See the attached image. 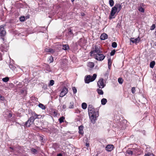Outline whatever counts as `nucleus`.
Instances as JSON below:
<instances>
[{
	"label": "nucleus",
	"mask_w": 156,
	"mask_h": 156,
	"mask_svg": "<svg viewBox=\"0 0 156 156\" xmlns=\"http://www.w3.org/2000/svg\"><path fill=\"white\" fill-rule=\"evenodd\" d=\"M140 39L139 37H138L136 38H131L130 39V41L131 42L133 43L136 44L138 43L140 41Z\"/></svg>",
	"instance_id": "nucleus-11"
},
{
	"label": "nucleus",
	"mask_w": 156,
	"mask_h": 156,
	"mask_svg": "<svg viewBox=\"0 0 156 156\" xmlns=\"http://www.w3.org/2000/svg\"><path fill=\"white\" fill-rule=\"evenodd\" d=\"M2 80L3 82H6L9 81V78L8 77H6L5 78H3L2 79Z\"/></svg>",
	"instance_id": "nucleus-29"
},
{
	"label": "nucleus",
	"mask_w": 156,
	"mask_h": 156,
	"mask_svg": "<svg viewBox=\"0 0 156 156\" xmlns=\"http://www.w3.org/2000/svg\"><path fill=\"white\" fill-rule=\"evenodd\" d=\"M68 92V89L66 87H64L62 89L60 94V97H62L64 96Z\"/></svg>",
	"instance_id": "nucleus-9"
},
{
	"label": "nucleus",
	"mask_w": 156,
	"mask_h": 156,
	"mask_svg": "<svg viewBox=\"0 0 156 156\" xmlns=\"http://www.w3.org/2000/svg\"><path fill=\"white\" fill-rule=\"evenodd\" d=\"M32 115L33 116H31V117H33V118L34 121L35 119L37 118H40L41 117V115H38L36 113H35V112H33Z\"/></svg>",
	"instance_id": "nucleus-13"
},
{
	"label": "nucleus",
	"mask_w": 156,
	"mask_h": 156,
	"mask_svg": "<svg viewBox=\"0 0 156 156\" xmlns=\"http://www.w3.org/2000/svg\"><path fill=\"white\" fill-rule=\"evenodd\" d=\"M101 103L103 105H105L107 102V101L106 98H103L101 100Z\"/></svg>",
	"instance_id": "nucleus-19"
},
{
	"label": "nucleus",
	"mask_w": 156,
	"mask_h": 156,
	"mask_svg": "<svg viewBox=\"0 0 156 156\" xmlns=\"http://www.w3.org/2000/svg\"><path fill=\"white\" fill-rule=\"evenodd\" d=\"M97 91L99 94L103 95V94L104 92L101 89H98L97 90Z\"/></svg>",
	"instance_id": "nucleus-20"
},
{
	"label": "nucleus",
	"mask_w": 156,
	"mask_h": 156,
	"mask_svg": "<svg viewBox=\"0 0 156 156\" xmlns=\"http://www.w3.org/2000/svg\"><path fill=\"white\" fill-rule=\"evenodd\" d=\"M87 104L85 103H83L82 104V108L84 109H85L87 108Z\"/></svg>",
	"instance_id": "nucleus-23"
},
{
	"label": "nucleus",
	"mask_w": 156,
	"mask_h": 156,
	"mask_svg": "<svg viewBox=\"0 0 156 156\" xmlns=\"http://www.w3.org/2000/svg\"><path fill=\"white\" fill-rule=\"evenodd\" d=\"M115 52V50H113L111 51L110 53V55L111 56H113L114 55Z\"/></svg>",
	"instance_id": "nucleus-37"
},
{
	"label": "nucleus",
	"mask_w": 156,
	"mask_h": 156,
	"mask_svg": "<svg viewBox=\"0 0 156 156\" xmlns=\"http://www.w3.org/2000/svg\"><path fill=\"white\" fill-rule=\"evenodd\" d=\"M1 39H2V40L3 41H4L5 39V38H4L2 37Z\"/></svg>",
	"instance_id": "nucleus-52"
},
{
	"label": "nucleus",
	"mask_w": 156,
	"mask_h": 156,
	"mask_svg": "<svg viewBox=\"0 0 156 156\" xmlns=\"http://www.w3.org/2000/svg\"><path fill=\"white\" fill-rule=\"evenodd\" d=\"M155 27V25L154 24H153L151 27L150 29L151 30H154Z\"/></svg>",
	"instance_id": "nucleus-39"
},
{
	"label": "nucleus",
	"mask_w": 156,
	"mask_h": 156,
	"mask_svg": "<svg viewBox=\"0 0 156 156\" xmlns=\"http://www.w3.org/2000/svg\"><path fill=\"white\" fill-rule=\"evenodd\" d=\"M65 118L63 116H62V117H60L59 119V122L61 123L63 122H64V120L65 119Z\"/></svg>",
	"instance_id": "nucleus-25"
},
{
	"label": "nucleus",
	"mask_w": 156,
	"mask_h": 156,
	"mask_svg": "<svg viewBox=\"0 0 156 156\" xmlns=\"http://www.w3.org/2000/svg\"><path fill=\"white\" fill-rule=\"evenodd\" d=\"M155 65V62L154 61H152L150 63V66L151 68H153Z\"/></svg>",
	"instance_id": "nucleus-21"
},
{
	"label": "nucleus",
	"mask_w": 156,
	"mask_h": 156,
	"mask_svg": "<svg viewBox=\"0 0 156 156\" xmlns=\"http://www.w3.org/2000/svg\"><path fill=\"white\" fill-rule=\"evenodd\" d=\"M72 90L74 94H76L77 92V90L75 87H72Z\"/></svg>",
	"instance_id": "nucleus-35"
},
{
	"label": "nucleus",
	"mask_w": 156,
	"mask_h": 156,
	"mask_svg": "<svg viewBox=\"0 0 156 156\" xmlns=\"http://www.w3.org/2000/svg\"><path fill=\"white\" fill-rule=\"evenodd\" d=\"M144 156H154V155L152 153H148L147 154H145Z\"/></svg>",
	"instance_id": "nucleus-34"
},
{
	"label": "nucleus",
	"mask_w": 156,
	"mask_h": 156,
	"mask_svg": "<svg viewBox=\"0 0 156 156\" xmlns=\"http://www.w3.org/2000/svg\"><path fill=\"white\" fill-rule=\"evenodd\" d=\"M62 49L64 50H67L69 49V47L68 44H64L63 45Z\"/></svg>",
	"instance_id": "nucleus-22"
},
{
	"label": "nucleus",
	"mask_w": 156,
	"mask_h": 156,
	"mask_svg": "<svg viewBox=\"0 0 156 156\" xmlns=\"http://www.w3.org/2000/svg\"><path fill=\"white\" fill-rule=\"evenodd\" d=\"M44 51L47 52L53 53L54 52V50L51 48H46L45 49Z\"/></svg>",
	"instance_id": "nucleus-17"
},
{
	"label": "nucleus",
	"mask_w": 156,
	"mask_h": 156,
	"mask_svg": "<svg viewBox=\"0 0 156 156\" xmlns=\"http://www.w3.org/2000/svg\"><path fill=\"white\" fill-rule=\"evenodd\" d=\"M136 150V148H131L130 150H128L126 151V153L132 155L133 154L134 150Z\"/></svg>",
	"instance_id": "nucleus-14"
},
{
	"label": "nucleus",
	"mask_w": 156,
	"mask_h": 156,
	"mask_svg": "<svg viewBox=\"0 0 156 156\" xmlns=\"http://www.w3.org/2000/svg\"><path fill=\"white\" fill-rule=\"evenodd\" d=\"M72 2H73L75 0H71Z\"/></svg>",
	"instance_id": "nucleus-54"
},
{
	"label": "nucleus",
	"mask_w": 156,
	"mask_h": 156,
	"mask_svg": "<svg viewBox=\"0 0 156 156\" xmlns=\"http://www.w3.org/2000/svg\"><path fill=\"white\" fill-rule=\"evenodd\" d=\"M34 121L33 118V117H30L25 123V125L27 127H29L30 125L34 123Z\"/></svg>",
	"instance_id": "nucleus-5"
},
{
	"label": "nucleus",
	"mask_w": 156,
	"mask_h": 156,
	"mask_svg": "<svg viewBox=\"0 0 156 156\" xmlns=\"http://www.w3.org/2000/svg\"><path fill=\"white\" fill-rule=\"evenodd\" d=\"M112 47L113 48H115L117 46V44L115 42H113L112 44Z\"/></svg>",
	"instance_id": "nucleus-30"
},
{
	"label": "nucleus",
	"mask_w": 156,
	"mask_h": 156,
	"mask_svg": "<svg viewBox=\"0 0 156 156\" xmlns=\"http://www.w3.org/2000/svg\"><path fill=\"white\" fill-rule=\"evenodd\" d=\"M9 117V118H10L12 116V114H10V113H9V116H8Z\"/></svg>",
	"instance_id": "nucleus-47"
},
{
	"label": "nucleus",
	"mask_w": 156,
	"mask_h": 156,
	"mask_svg": "<svg viewBox=\"0 0 156 156\" xmlns=\"http://www.w3.org/2000/svg\"><path fill=\"white\" fill-rule=\"evenodd\" d=\"M100 37L101 40H105L108 38V35L105 33H103L101 35Z\"/></svg>",
	"instance_id": "nucleus-15"
},
{
	"label": "nucleus",
	"mask_w": 156,
	"mask_h": 156,
	"mask_svg": "<svg viewBox=\"0 0 156 156\" xmlns=\"http://www.w3.org/2000/svg\"><path fill=\"white\" fill-rule=\"evenodd\" d=\"M57 156H62L61 154H58L57 155Z\"/></svg>",
	"instance_id": "nucleus-50"
},
{
	"label": "nucleus",
	"mask_w": 156,
	"mask_h": 156,
	"mask_svg": "<svg viewBox=\"0 0 156 156\" xmlns=\"http://www.w3.org/2000/svg\"><path fill=\"white\" fill-rule=\"evenodd\" d=\"M23 92H24L23 90H22L21 91V93H23Z\"/></svg>",
	"instance_id": "nucleus-53"
},
{
	"label": "nucleus",
	"mask_w": 156,
	"mask_h": 156,
	"mask_svg": "<svg viewBox=\"0 0 156 156\" xmlns=\"http://www.w3.org/2000/svg\"><path fill=\"white\" fill-rule=\"evenodd\" d=\"M83 126L82 125H81L79 127V134H83L84 133L83 130Z\"/></svg>",
	"instance_id": "nucleus-16"
},
{
	"label": "nucleus",
	"mask_w": 156,
	"mask_h": 156,
	"mask_svg": "<svg viewBox=\"0 0 156 156\" xmlns=\"http://www.w3.org/2000/svg\"><path fill=\"white\" fill-rule=\"evenodd\" d=\"M118 81L120 84H122L123 83V80L122 78H119L118 79Z\"/></svg>",
	"instance_id": "nucleus-28"
},
{
	"label": "nucleus",
	"mask_w": 156,
	"mask_h": 156,
	"mask_svg": "<svg viewBox=\"0 0 156 156\" xmlns=\"http://www.w3.org/2000/svg\"><path fill=\"white\" fill-rule=\"evenodd\" d=\"M66 105H63V106H62V108H63V109H65L66 108Z\"/></svg>",
	"instance_id": "nucleus-46"
},
{
	"label": "nucleus",
	"mask_w": 156,
	"mask_h": 156,
	"mask_svg": "<svg viewBox=\"0 0 156 156\" xmlns=\"http://www.w3.org/2000/svg\"><path fill=\"white\" fill-rule=\"evenodd\" d=\"M70 105L69 106V108H73L74 103L73 102H70Z\"/></svg>",
	"instance_id": "nucleus-32"
},
{
	"label": "nucleus",
	"mask_w": 156,
	"mask_h": 156,
	"mask_svg": "<svg viewBox=\"0 0 156 156\" xmlns=\"http://www.w3.org/2000/svg\"><path fill=\"white\" fill-rule=\"evenodd\" d=\"M9 66V68L12 70L15 69V66H14L12 64H10Z\"/></svg>",
	"instance_id": "nucleus-27"
},
{
	"label": "nucleus",
	"mask_w": 156,
	"mask_h": 156,
	"mask_svg": "<svg viewBox=\"0 0 156 156\" xmlns=\"http://www.w3.org/2000/svg\"><path fill=\"white\" fill-rule=\"evenodd\" d=\"M97 76V75L96 74H94L91 77V76L90 75H87L85 77L84 79L85 83H88L90 82L94 81L96 79Z\"/></svg>",
	"instance_id": "nucleus-3"
},
{
	"label": "nucleus",
	"mask_w": 156,
	"mask_h": 156,
	"mask_svg": "<svg viewBox=\"0 0 156 156\" xmlns=\"http://www.w3.org/2000/svg\"><path fill=\"white\" fill-rule=\"evenodd\" d=\"M108 74L107 73L106 74H105V75H107Z\"/></svg>",
	"instance_id": "nucleus-55"
},
{
	"label": "nucleus",
	"mask_w": 156,
	"mask_h": 156,
	"mask_svg": "<svg viewBox=\"0 0 156 156\" xmlns=\"http://www.w3.org/2000/svg\"><path fill=\"white\" fill-rule=\"evenodd\" d=\"M111 65L112 62L111 61V59L110 58L108 60V65L109 68V67L111 66Z\"/></svg>",
	"instance_id": "nucleus-33"
},
{
	"label": "nucleus",
	"mask_w": 156,
	"mask_h": 156,
	"mask_svg": "<svg viewBox=\"0 0 156 156\" xmlns=\"http://www.w3.org/2000/svg\"><path fill=\"white\" fill-rule=\"evenodd\" d=\"M38 106L42 109H45V106L42 104H39L38 105Z\"/></svg>",
	"instance_id": "nucleus-24"
},
{
	"label": "nucleus",
	"mask_w": 156,
	"mask_h": 156,
	"mask_svg": "<svg viewBox=\"0 0 156 156\" xmlns=\"http://www.w3.org/2000/svg\"><path fill=\"white\" fill-rule=\"evenodd\" d=\"M137 151V149H136V150H134V152H133V154H135L136 153V151Z\"/></svg>",
	"instance_id": "nucleus-49"
},
{
	"label": "nucleus",
	"mask_w": 156,
	"mask_h": 156,
	"mask_svg": "<svg viewBox=\"0 0 156 156\" xmlns=\"http://www.w3.org/2000/svg\"><path fill=\"white\" fill-rule=\"evenodd\" d=\"M49 60L50 61V62H53V57L51 56L50 57H49Z\"/></svg>",
	"instance_id": "nucleus-42"
},
{
	"label": "nucleus",
	"mask_w": 156,
	"mask_h": 156,
	"mask_svg": "<svg viewBox=\"0 0 156 156\" xmlns=\"http://www.w3.org/2000/svg\"><path fill=\"white\" fill-rule=\"evenodd\" d=\"M122 8L121 5L119 4H116L112 9L110 15L111 16H114L116 12H118Z\"/></svg>",
	"instance_id": "nucleus-2"
},
{
	"label": "nucleus",
	"mask_w": 156,
	"mask_h": 156,
	"mask_svg": "<svg viewBox=\"0 0 156 156\" xmlns=\"http://www.w3.org/2000/svg\"><path fill=\"white\" fill-rule=\"evenodd\" d=\"M54 81L53 80H51L50 81V83H49V85L52 86L54 85Z\"/></svg>",
	"instance_id": "nucleus-36"
},
{
	"label": "nucleus",
	"mask_w": 156,
	"mask_h": 156,
	"mask_svg": "<svg viewBox=\"0 0 156 156\" xmlns=\"http://www.w3.org/2000/svg\"><path fill=\"white\" fill-rule=\"evenodd\" d=\"M136 90L135 87H133L131 89L132 92L133 94H134Z\"/></svg>",
	"instance_id": "nucleus-40"
},
{
	"label": "nucleus",
	"mask_w": 156,
	"mask_h": 156,
	"mask_svg": "<svg viewBox=\"0 0 156 156\" xmlns=\"http://www.w3.org/2000/svg\"><path fill=\"white\" fill-rule=\"evenodd\" d=\"M101 48L100 46L98 45H93L92 47V50L90 52V55L91 56L94 55V54L96 53L97 54L98 53H101L102 51L101 50Z\"/></svg>",
	"instance_id": "nucleus-1"
},
{
	"label": "nucleus",
	"mask_w": 156,
	"mask_h": 156,
	"mask_svg": "<svg viewBox=\"0 0 156 156\" xmlns=\"http://www.w3.org/2000/svg\"><path fill=\"white\" fill-rule=\"evenodd\" d=\"M85 145L87 147H89V143H86Z\"/></svg>",
	"instance_id": "nucleus-45"
},
{
	"label": "nucleus",
	"mask_w": 156,
	"mask_h": 156,
	"mask_svg": "<svg viewBox=\"0 0 156 156\" xmlns=\"http://www.w3.org/2000/svg\"><path fill=\"white\" fill-rule=\"evenodd\" d=\"M139 10L141 12H144V9L142 7L139 9Z\"/></svg>",
	"instance_id": "nucleus-41"
},
{
	"label": "nucleus",
	"mask_w": 156,
	"mask_h": 156,
	"mask_svg": "<svg viewBox=\"0 0 156 156\" xmlns=\"http://www.w3.org/2000/svg\"><path fill=\"white\" fill-rule=\"evenodd\" d=\"M31 151L34 153H36L37 151V150L34 148H32L31 150Z\"/></svg>",
	"instance_id": "nucleus-43"
},
{
	"label": "nucleus",
	"mask_w": 156,
	"mask_h": 156,
	"mask_svg": "<svg viewBox=\"0 0 156 156\" xmlns=\"http://www.w3.org/2000/svg\"><path fill=\"white\" fill-rule=\"evenodd\" d=\"M53 114H54L55 115H56H56H57V113H56V112H55V111L54 112H53Z\"/></svg>",
	"instance_id": "nucleus-48"
},
{
	"label": "nucleus",
	"mask_w": 156,
	"mask_h": 156,
	"mask_svg": "<svg viewBox=\"0 0 156 156\" xmlns=\"http://www.w3.org/2000/svg\"><path fill=\"white\" fill-rule=\"evenodd\" d=\"M94 57L95 59L99 61L103 60L105 58V56L101 53H98L94 55Z\"/></svg>",
	"instance_id": "nucleus-6"
},
{
	"label": "nucleus",
	"mask_w": 156,
	"mask_h": 156,
	"mask_svg": "<svg viewBox=\"0 0 156 156\" xmlns=\"http://www.w3.org/2000/svg\"><path fill=\"white\" fill-rule=\"evenodd\" d=\"M40 139L41 140H42L43 139V138L42 137H41V136L40 137Z\"/></svg>",
	"instance_id": "nucleus-51"
},
{
	"label": "nucleus",
	"mask_w": 156,
	"mask_h": 156,
	"mask_svg": "<svg viewBox=\"0 0 156 156\" xmlns=\"http://www.w3.org/2000/svg\"><path fill=\"white\" fill-rule=\"evenodd\" d=\"M94 66V63L93 62H90L88 63L87 66L90 68H92Z\"/></svg>",
	"instance_id": "nucleus-18"
},
{
	"label": "nucleus",
	"mask_w": 156,
	"mask_h": 156,
	"mask_svg": "<svg viewBox=\"0 0 156 156\" xmlns=\"http://www.w3.org/2000/svg\"><path fill=\"white\" fill-rule=\"evenodd\" d=\"M0 99L2 101H3L4 99V98L3 96H1V95L0 94Z\"/></svg>",
	"instance_id": "nucleus-44"
},
{
	"label": "nucleus",
	"mask_w": 156,
	"mask_h": 156,
	"mask_svg": "<svg viewBox=\"0 0 156 156\" xmlns=\"http://www.w3.org/2000/svg\"><path fill=\"white\" fill-rule=\"evenodd\" d=\"M109 3L110 5L112 7L113 6L114 4V2L113 0H110Z\"/></svg>",
	"instance_id": "nucleus-31"
},
{
	"label": "nucleus",
	"mask_w": 156,
	"mask_h": 156,
	"mask_svg": "<svg viewBox=\"0 0 156 156\" xmlns=\"http://www.w3.org/2000/svg\"><path fill=\"white\" fill-rule=\"evenodd\" d=\"M68 34L69 35L71 36V37L73 36V31L70 29H69V32H68Z\"/></svg>",
	"instance_id": "nucleus-26"
},
{
	"label": "nucleus",
	"mask_w": 156,
	"mask_h": 156,
	"mask_svg": "<svg viewBox=\"0 0 156 156\" xmlns=\"http://www.w3.org/2000/svg\"><path fill=\"white\" fill-rule=\"evenodd\" d=\"M88 109L89 116L91 115V114L98 112H95L94 111V109L93 108L92 105H88Z\"/></svg>",
	"instance_id": "nucleus-8"
},
{
	"label": "nucleus",
	"mask_w": 156,
	"mask_h": 156,
	"mask_svg": "<svg viewBox=\"0 0 156 156\" xmlns=\"http://www.w3.org/2000/svg\"><path fill=\"white\" fill-rule=\"evenodd\" d=\"M6 34V31L3 26L2 25L0 27V36H3Z\"/></svg>",
	"instance_id": "nucleus-10"
},
{
	"label": "nucleus",
	"mask_w": 156,
	"mask_h": 156,
	"mask_svg": "<svg viewBox=\"0 0 156 156\" xmlns=\"http://www.w3.org/2000/svg\"><path fill=\"white\" fill-rule=\"evenodd\" d=\"M98 116V112H95V113H92L91 114V115L90 116L91 122L94 124L95 122V121L96 120L97 117Z\"/></svg>",
	"instance_id": "nucleus-4"
},
{
	"label": "nucleus",
	"mask_w": 156,
	"mask_h": 156,
	"mask_svg": "<svg viewBox=\"0 0 156 156\" xmlns=\"http://www.w3.org/2000/svg\"><path fill=\"white\" fill-rule=\"evenodd\" d=\"M114 146L112 144H108L106 147V150L110 152L112 151L114 148Z\"/></svg>",
	"instance_id": "nucleus-12"
},
{
	"label": "nucleus",
	"mask_w": 156,
	"mask_h": 156,
	"mask_svg": "<svg viewBox=\"0 0 156 156\" xmlns=\"http://www.w3.org/2000/svg\"><path fill=\"white\" fill-rule=\"evenodd\" d=\"M20 21L21 22H23L25 20V18L24 16H21L20 18Z\"/></svg>",
	"instance_id": "nucleus-38"
},
{
	"label": "nucleus",
	"mask_w": 156,
	"mask_h": 156,
	"mask_svg": "<svg viewBox=\"0 0 156 156\" xmlns=\"http://www.w3.org/2000/svg\"><path fill=\"white\" fill-rule=\"evenodd\" d=\"M97 84L99 88H102L105 86V84L104 82V79L103 78H101L98 81Z\"/></svg>",
	"instance_id": "nucleus-7"
}]
</instances>
